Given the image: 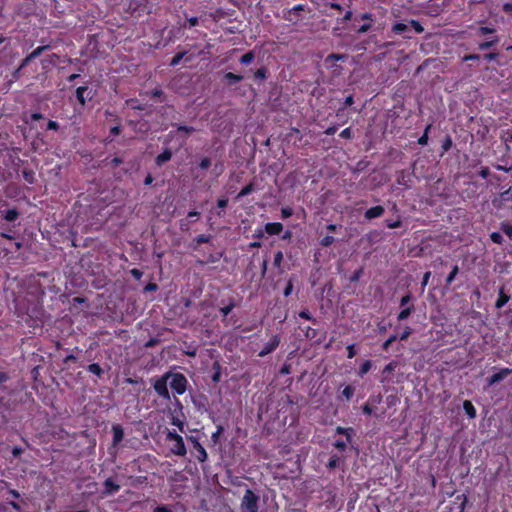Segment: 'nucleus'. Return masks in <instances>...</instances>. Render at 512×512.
Wrapping results in <instances>:
<instances>
[{
  "mask_svg": "<svg viewBox=\"0 0 512 512\" xmlns=\"http://www.w3.org/2000/svg\"><path fill=\"white\" fill-rule=\"evenodd\" d=\"M112 433H113L112 446L116 448L119 446V444L123 440L124 430L121 425L114 424L112 426Z\"/></svg>",
  "mask_w": 512,
  "mask_h": 512,
  "instance_id": "f8f14e48",
  "label": "nucleus"
},
{
  "mask_svg": "<svg viewBox=\"0 0 512 512\" xmlns=\"http://www.w3.org/2000/svg\"><path fill=\"white\" fill-rule=\"evenodd\" d=\"M463 409H464V411H465L466 415H467L469 418L473 419V418H475V417H476V415H477V413H476V409H475V407H474V405L472 404V402H471V401H469V400H465V401L463 402Z\"/></svg>",
  "mask_w": 512,
  "mask_h": 512,
  "instance_id": "b1692460",
  "label": "nucleus"
},
{
  "mask_svg": "<svg viewBox=\"0 0 512 512\" xmlns=\"http://www.w3.org/2000/svg\"><path fill=\"white\" fill-rule=\"evenodd\" d=\"M415 310V307L413 304H411L409 307L402 308V310L397 315V320L404 321L406 320Z\"/></svg>",
  "mask_w": 512,
  "mask_h": 512,
  "instance_id": "393cba45",
  "label": "nucleus"
},
{
  "mask_svg": "<svg viewBox=\"0 0 512 512\" xmlns=\"http://www.w3.org/2000/svg\"><path fill=\"white\" fill-rule=\"evenodd\" d=\"M266 77H267V68H265V67H260L254 73V78L256 80L261 81V80L266 79Z\"/></svg>",
  "mask_w": 512,
  "mask_h": 512,
  "instance_id": "09e8293b",
  "label": "nucleus"
},
{
  "mask_svg": "<svg viewBox=\"0 0 512 512\" xmlns=\"http://www.w3.org/2000/svg\"><path fill=\"white\" fill-rule=\"evenodd\" d=\"M340 463V457L336 454L332 455L327 463V468L332 470L339 466Z\"/></svg>",
  "mask_w": 512,
  "mask_h": 512,
  "instance_id": "79ce46f5",
  "label": "nucleus"
},
{
  "mask_svg": "<svg viewBox=\"0 0 512 512\" xmlns=\"http://www.w3.org/2000/svg\"><path fill=\"white\" fill-rule=\"evenodd\" d=\"M224 432V427L222 425H217L216 431L211 435V441L213 444H218L220 441V436Z\"/></svg>",
  "mask_w": 512,
  "mask_h": 512,
  "instance_id": "e433bc0d",
  "label": "nucleus"
},
{
  "mask_svg": "<svg viewBox=\"0 0 512 512\" xmlns=\"http://www.w3.org/2000/svg\"><path fill=\"white\" fill-rule=\"evenodd\" d=\"M335 242V239L331 235H326L320 240V244L323 247H329Z\"/></svg>",
  "mask_w": 512,
  "mask_h": 512,
  "instance_id": "6e6d98bb",
  "label": "nucleus"
},
{
  "mask_svg": "<svg viewBox=\"0 0 512 512\" xmlns=\"http://www.w3.org/2000/svg\"><path fill=\"white\" fill-rule=\"evenodd\" d=\"M500 229L510 238V240H512V225L510 223L502 222L500 224Z\"/></svg>",
  "mask_w": 512,
  "mask_h": 512,
  "instance_id": "de8ad7c7",
  "label": "nucleus"
},
{
  "mask_svg": "<svg viewBox=\"0 0 512 512\" xmlns=\"http://www.w3.org/2000/svg\"><path fill=\"white\" fill-rule=\"evenodd\" d=\"M166 439L169 442H173V445L170 447V451L172 454L176 456L183 457L187 453V449L184 443V440L181 435H179L175 430L168 431Z\"/></svg>",
  "mask_w": 512,
  "mask_h": 512,
  "instance_id": "20e7f679",
  "label": "nucleus"
},
{
  "mask_svg": "<svg viewBox=\"0 0 512 512\" xmlns=\"http://www.w3.org/2000/svg\"><path fill=\"white\" fill-rule=\"evenodd\" d=\"M336 433L337 434H340V435H345L346 436V440L348 443H351L352 441V437L354 435V430L353 428L351 427H341V426H338L336 428Z\"/></svg>",
  "mask_w": 512,
  "mask_h": 512,
  "instance_id": "5701e85b",
  "label": "nucleus"
},
{
  "mask_svg": "<svg viewBox=\"0 0 512 512\" xmlns=\"http://www.w3.org/2000/svg\"><path fill=\"white\" fill-rule=\"evenodd\" d=\"M170 387L173 390V392L177 395H183L188 386V380L182 373H172L170 376Z\"/></svg>",
  "mask_w": 512,
  "mask_h": 512,
  "instance_id": "39448f33",
  "label": "nucleus"
},
{
  "mask_svg": "<svg viewBox=\"0 0 512 512\" xmlns=\"http://www.w3.org/2000/svg\"><path fill=\"white\" fill-rule=\"evenodd\" d=\"M228 205V199L227 198H219L217 200V216L218 217H223L225 215V212H224V209L227 207Z\"/></svg>",
  "mask_w": 512,
  "mask_h": 512,
  "instance_id": "7c9ffc66",
  "label": "nucleus"
},
{
  "mask_svg": "<svg viewBox=\"0 0 512 512\" xmlns=\"http://www.w3.org/2000/svg\"><path fill=\"white\" fill-rule=\"evenodd\" d=\"M183 59L186 62H190V61H192L193 56L192 55L187 56V52L186 51L178 52L171 59L170 66H172V67L177 66Z\"/></svg>",
  "mask_w": 512,
  "mask_h": 512,
  "instance_id": "f3484780",
  "label": "nucleus"
},
{
  "mask_svg": "<svg viewBox=\"0 0 512 512\" xmlns=\"http://www.w3.org/2000/svg\"><path fill=\"white\" fill-rule=\"evenodd\" d=\"M283 231V224L280 222H270L265 224V232L268 235H279Z\"/></svg>",
  "mask_w": 512,
  "mask_h": 512,
  "instance_id": "dca6fc26",
  "label": "nucleus"
},
{
  "mask_svg": "<svg viewBox=\"0 0 512 512\" xmlns=\"http://www.w3.org/2000/svg\"><path fill=\"white\" fill-rule=\"evenodd\" d=\"M298 315H299L300 318L308 320V321H311L313 324H317L318 323L317 319L314 318L312 316V314L307 309L301 310L298 313Z\"/></svg>",
  "mask_w": 512,
  "mask_h": 512,
  "instance_id": "ea45409f",
  "label": "nucleus"
},
{
  "mask_svg": "<svg viewBox=\"0 0 512 512\" xmlns=\"http://www.w3.org/2000/svg\"><path fill=\"white\" fill-rule=\"evenodd\" d=\"M432 128V123H429L425 129H424V132L423 134L419 137L418 139V144L421 145V146H425L428 144V140H429V132Z\"/></svg>",
  "mask_w": 512,
  "mask_h": 512,
  "instance_id": "cd10ccee",
  "label": "nucleus"
},
{
  "mask_svg": "<svg viewBox=\"0 0 512 512\" xmlns=\"http://www.w3.org/2000/svg\"><path fill=\"white\" fill-rule=\"evenodd\" d=\"M224 78L227 80V82L230 85H233V84L240 82L243 79V76L239 75V74H235L233 72H227V73H225Z\"/></svg>",
  "mask_w": 512,
  "mask_h": 512,
  "instance_id": "c756f323",
  "label": "nucleus"
},
{
  "mask_svg": "<svg viewBox=\"0 0 512 512\" xmlns=\"http://www.w3.org/2000/svg\"><path fill=\"white\" fill-rule=\"evenodd\" d=\"M172 127H175L176 129L169 131L166 135L164 140L165 144L176 139L179 143V147H182L186 144L188 137L195 132V128L193 126L172 124Z\"/></svg>",
  "mask_w": 512,
  "mask_h": 512,
  "instance_id": "f03ea898",
  "label": "nucleus"
},
{
  "mask_svg": "<svg viewBox=\"0 0 512 512\" xmlns=\"http://www.w3.org/2000/svg\"><path fill=\"white\" fill-rule=\"evenodd\" d=\"M490 239L493 243L501 245L504 241L502 235L499 232H492L490 234Z\"/></svg>",
  "mask_w": 512,
  "mask_h": 512,
  "instance_id": "4d7b16f0",
  "label": "nucleus"
},
{
  "mask_svg": "<svg viewBox=\"0 0 512 512\" xmlns=\"http://www.w3.org/2000/svg\"><path fill=\"white\" fill-rule=\"evenodd\" d=\"M130 274L131 276L135 279V280H140L143 276V272L137 268H133L130 270Z\"/></svg>",
  "mask_w": 512,
  "mask_h": 512,
  "instance_id": "69168bd1",
  "label": "nucleus"
},
{
  "mask_svg": "<svg viewBox=\"0 0 512 512\" xmlns=\"http://www.w3.org/2000/svg\"><path fill=\"white\" fill-rule=\"evenodd\" d=\"M255 190V186H254V183L253 182H250L249 184H247L246 186H244L240 192L237 194L236 196V199H241L242 197H245L247 195H249L250 193H252L253 191Z\"/></svg>",
  "mask_w": 512,
  "mask_h": 512,
  "instance_id": "c85d7f7f",
  "label": "nucleus"
},
{
  "mask_svg": "<svg viewBox=\"0 0 512 512\" xmlns=\"http://www.w3.org/2000/svg\"><path fill=\"white\" fill-rule=\"evenodd\" d=\"M385 225L390 228V229H395V228H399L401 227L402 225V220H401V217L398 216L395 220H392V219H386L385 220Z\"/></svg>",
  "mask_w": 512,
  "mask_h": 512,
  "instance_id": "4c0bfd02",
  "label": "nucleus"
},
{
  "mask_svg": "<svg viewBox=\"0 0 512 512\" xmlns=\"http://www.w3.org/2000/svg\"><path fill=\"white\" fill-rule=\"evenodd\" d=\"M293 215V209L291 207H283L281 209V217L287 219Z\"/></svg>",
  "mask_w": 512,
  "mask_h": 512,
  "instance_id": "e2e57ef3",
  "label": "nucleus"
},
{
  "mask_svg": "<svg viewBox=\"0 0 512 512\" xmlns=\"http://www.w3.org/2000/svg\"><path fill=\"white\" fill-rule=\"evenodd\" d=\"M87 371L96 375L97 377H101L104 373L103 369L101 368V366L98 364V363H92V364H89L88 367H87Z\"/></svg>",
  "mask_w": 512,
  "mask_h": 512,
  "instance_id": "473e14b6",
  "label": "nucleus"
},
{
  "mask_svg": "<svg viewBox=\"0 0 512 512\" xmlns=\"http://www.w3.org/2000/svg\"><path fill=\"white\" fill-rule=\"evenodd\" d=\"M282 262H283V253H282V251H277L274 254L273 265L276 268H281Z\"/></svg>",
  "mask_w": 512,
  "mask_h": 512,
  "instance_id": "864d4df0",
  "label": "nucleus"
},
{
  "mask_svg": "<svg viewBox=\"0 0 512 512\" xmlns=\"http://www.w3.org/2000/svg\"><path fill=\"white\" fill-rule=\"evenodd\" d=\"M173 153L170 148H165L160 154H158L155 158V164L158 167H162L166 162L172 159Z\"/></svg>",
  "mask_w": 512,
  "mask_h": 512,
  "instance_id": "4468645a",
  "label": "nucleus"
},
{
  "mask_svg": "<svg viewBox=\"0 0 512 512\" xmlns=\"http://www.w3.org/2000/svg\"><path fill=\"white\" fill-rule=\"evenodd\" d=\"M210 240H211V236L210 235H205V234H200V235H198L197 237L194 238V242L197 245L208 243V242H210Z\"/></svg>",
  "mask_w": 512,
  "mask_h": 512,
  "instance_id": "3c124183",
  "label": "nucleus"
},
{
  "mask_svg": "<svg viewBox=\"0 0 512 512\" xmlns=\"http://www.w3.org/2000/svg\"><path fill=\"white\" fill-rule=\"evenodd\" d=\"M397 366V363L395 361H391L390 363H388L384 368H383V371L382 373L383 374H389V373H392L395 368Z\"/></svg>",
  "mask_w": 512,
  "mask_h": 512,
  "instance_id": "680f3d73",
  "label": "nucleus"
},
{
  "mask_svg": "<svg viewBox=\"0 0 512 512\" xmlns=\"http://www.w3.org/2000/svg\"><path fill=\"white\" fill-rule=\"evenodd\" d=\"M211 166V159L209 157H203L199 162V168L207 170Z\"/></svg>",
  "mask_w": 512,
  "mask_h": 512,
  "instance_id": "bf43d9fd",
  "label": "nucleus"
},
{
  "mask_svg": "<svg viewBox=\"0 0 512 512\" xmlns=\"http://www.w3.org/2000/svg\"><path fill=\"white\" fill-rule=\"evenodd\" d=\"M412 333L413 329L409 326H406L403 332L400 335H398V339L401 341H405L411 336Z\"/></svg>",
  "mask_w": 512,
  "mask_h": 512,
  "instance_id": "5fc2aeb1",
  "label": "nucleus"
},
{
  "mask_svg": "<svg viewBox=\"0 0 512 512\" xmlns=\"http://www.w3.org/2000/svg\"><path fill=\"white\" fill-rule=\"evenodd\" d=\"M255 57L256 55L254 51H248L240 58V63L243 65H248L254 61Z\"/></svg>",
  "mask_w": 512,
  "mask_h": 512,
  "instance_id": "f704fd0d",
  "label": "nucleus"
},
{
  "mask_svg": "<svg viewBox=\"0 0 512 512\" xmlns=\"http://www.w3.org/2000/svg\"><path fill=\"white\" fill-rule=\"evenodd\" d=\"M105 116L112 121L121 122V118L113 111L105 110Z\"/></svg>",
  "mask_w": 512,
  "mask_h": 512,
  "instance_id": "052dcab7",
  "label": "nucleus"
},
{
  "mask_svg": "<svg viewBox=\"0 0 512 512\" xmlns=\"http://www.w3.org/2000/svg\"><path fill=\"white\" fill-rule=\"evenodd\" d=\"M103 486L104 493L107 495H113L120 490V485L117 484L111 477L104 481Z\"/></svg>",
  "mask_w": 512,
  "mask_h": 512,
  "instance_id": "2eb2a0df",
  "label": "nucleus"
},
{
  "mask_svg": "<svg viewBox=\"0 0 512 512\" xmlns=\"http://www.w3.org/2000/svg\"><path fill=\"white\" fill-rule=\"evenodd\" d=\"M260 497L252 489L247 488L241 499L240 509L242 512H258Z\"/></svg>",
  "mask_w": 512,
  "mask_h": 512,
  "instance_id": "7ed1b4c3",
  "label": "nucleus"
},
{
  "mask_svg": "<svg viewBox=\"0 0 512 512\" xmlns=\"http://www.w3.org/2000/svg\"><path fill=\"white\" fill-rule=\"evenodd\" d=\"M512 373V369L510 368H501L498 372L492 374L487 378V383L489 386H492L503 379H505L508 375Z\"/></svg>",
  "mask_w": 512,
  "mask_h": 512,
  "instance_id": "9b49d317",
  "label": "nucleus"
},
{
  "mask_svg": "<svg viewBox=\"0 0 512 512\" xmlns=\"http://www.w3.org/2000/svg\"><path fill=\"white\" fill-rule=\"evenodd\" d=\"M34 60V57L32 56V54H28L20 63L19 67L20 69H23L25 68L31 61Z\"/></svg>",
  "mask_w": 512,
  "mask_h": 512,
  "instance_id": "338daca9",
  "label": "nucleus"
},
{
  "mask_svg": "<svg viewBox=\"0 0 512 512\" xmlns=\"http://www.w3.org/2000/svg\"><path fill=\"white\" fill-rule=\"evenodd\" d=\"M52 48V46L50 44H47V45H42V46H38L36 49H34L31 54L32 56L34 57V59H36L37 57H39L43 52L47 51V50H50Z\"/></svg>",
  "mask_w": 512,
  "mask_h": 512,
  "instance_id": "a19ab883",
  "label": "nucleus"
},
{
  "mask_svg": "<svg viewBox=\"0 0 512 512\" xmlns=\"http://www.w3.org/2000/svg\"><path fill=\"white\" fill-rule=\"evenodd\" d=\"M510 300V296L507 295L503 288L500 289L499 293H498V298L496 300V303H495V307L497 309H500L502 308L505 304L508 303V301Z\"/></svg>",
  "mask_w": 512,
  "mask_h": 512,
  "instance_id": "4be33fe9",
  "label": "nucleus"
},
{
  "mask_svg": "<svg viewBox=\"0 0 512 512\" xmlns=\"http://www.w3.org/2000/svg\"><path fill=\"white\" fill-rule=\"evenodd\" d=\"M453 141L450 135H446L442 142V154L448 152L452 147Z\"/></svg>",
  "mask_w": 512,
  "mask_h": 512,
  "instance_id": "37998d69",
  "label": "nucleus"
},
{
  "mask_svg": "<svg viewBox=\"0 0 512 512\" xmlns=\"http://www.w3.org/2000/svg\"><path fill=\"white\" fill-rule=\"evenodd\" d=\"M153 512H172V509L167 505H160L155 507Z\"/></svg>",
  "mask_w": 512,
  "mask_h": 512,
  "instance_id": "774afa93",
  "label": "nucleus"
},
{
  "mask_svg": "<svg viewBox=\"0 0 512 512\" xmlns=\"http://www.w3.org/2000/svg\"><path fill=\"white\" fill-rule=\"evenodd\" d=\"M171 376V371L164 373L161 377L155 380L153 384L154 391L163 399L169 400L170 393L168 390V381Z\"/></svg>",
  "mask_w": 512,
  "mask_h": 512,
  "instance_id": "423d86ee",
  "label": "nucleus"
},
{
  "mask_svg": "<svg viewBox=\"0 0 512 512\" xmlns=\"http://www.w3.org/2000/svg\"><path fill=\"white\" fill-rule=\"evenodd\" d=\"M21 173H22V177L25 180V182H27L28 184L35 183L36 178H35V172L33 169L25 167L22 169Z\"/></svg>",
  "mask_w": 512,
  "mask_h": 512,
  "instance_id": "412c9836",
  "label": "nucleus"
},
{
  "mask_svg": "<svg viewBox=\"0 0 512 512\" xmlns=\"http://www.w3.org/2000/svg\"><path fill=\"white\" fill-rule=\"evenodd\" d=\"M347 58L348 55L346 54L331 53L325 58L324 64L326 68L334 69V71H336L338 68H340V66L337 65V62L345 61Z\"/></svg>",
  "mask_w": 512,
  "mask_h": 512,
  "instance_id": "6e6552de",
  "label": "nucleus"
},
{
  "mask_svg": "<svg viewBox=\"0 0 512 512\" xmlns=\"http://www.w3.org/2000/svg\"><path fill=\"white\" fill-rule=\"evenodd\" d=\"M197 454L195 455V457L197 458V460L200 462V463H204L207 461L208 459V454H207V451L206 449L203 447V445L201 443H197V445L195 446V449H194Z\"/></svg>",
  "mask_w": 512,
  "mask_h": 512,
  "instance_id": "6ab92c4d",
  "label": "nucleus"
},
{
  "mask_svg": "<svg viewBox=\"0 0 512 512\" xmlns=\"http://www.w3.org/2000/svg\"><path fill=\"white\" fill-rule=\"evenodd\" d=\"M496 32V29L493 26H481L478 29V35L484 36L488 34H494Z\"/></svg>",
  "mask_w": 512,
  "mask_h": 512,
  "instance_id": "49530a36",
  "label": "nucleus"
},
{
  "mask_svg": "<svg viewBox=\"0 0 512 512\" xmlns=\"http://www.w3.org/2000/svg\"><path fill=\"white\" fill-rule=\"evenodd\" d=\"M398 339V335L392 334L389 338L382 344V349L387 351L389 347Z\"/></svg>",
  "mask_w": 512,
  "mask_h": 512,
  "instance_id": "603ef678",
  "label": "nucleus"
},
{
  "mask_svg": "<svg viewBox=\"0 0 512 512\" xmlns=\"http://www.w3.org/2000/svg\"><path fill=\"white\" fill-rule=\"evenodd\" d=\"M375 25V16L370 12L360 13L354 16L353 22L345 26L344 29L355 32L358 35L366 34L371 30H382L384 29L383 24Z\"/></svg>",
  "mask_w": 512,
  "mask_h": 512,
  "instance_id": "f257e3e1",
  "label": "nucleus"
},
{
  "mask_svg": "<svg viewBox=\"0 0 512 512\" xmlns=\"http://www.w3.org/2000/svg\"><path fill=\"white\" fill-rule=\"evenodd\" d=\"M301 330L304 332L305 337L309 340L315 339L318 335V330L309 326L303 328L301 327Z\"/></svg>",
  "mask_w": 512,
  "mask_h": 512,
  "instance_id": "72a5a7b5",
  "label": "nucleus"
},
{
  "mask_svg": "<svg viewBox=\"0 0 512 512\" xmlns=\"http://www.w3.org/2000/svg\"><path fill=\"white\" fill-rule=\"evenodd\" d=\"M305 10V5L304 4H297L295 5L292 9H290L288 11V15L285 17L286 20L290 21V22H294L296 23L298 21V18H294L292 17V14H298L299 12L301 11H304Z\"/></svg>",
  "mask_w": 512,
  "mask_h": 512,
  "instance_id": "aec40b11",
  "label": "nucleus"
},
{
  "mask_svg": "<svg viewBox=\"0 0 512 512\" xmlns=\"http://www.w3.org/2000/svg\"><path fill=\"white\" fill-rule=\"evenodd\" d=\"M234 307H235V302L233 299H230L229 304L224 307H221L219 311L223 317H226L231 313V311L234 309Z\"/></svg>",
  "mask_w": 512,
  "mask_h": 512,
  "instance_id": "58836bf2",
  "label": "nucleus"
},
{
  "mask_svg": "<svg viewBox=\"0 0 512 512\" xmlns=\"http://www.w3.org/2000/svg\"><path fill=\"white\" fill-rule=\"evenodd\" d=\"M354 16L353 15V12L351 10H347L344 14V16L341 18V19H337V23L340 24H344L343 25V28L347 25H349L351 22H353V19H354Z\"/></svg>",
  "mask_w": 512,
  "mask_h": 512,
  "instance_id": "2f4dec72",
  "label": "nucleus"
},
{
  "mask_svg": "<svg viewBox=\"0 0 512 512\" xmlns=\"http://www.w3.org/2000/svg\"><path fill=\"white\" fill-rule=\"evenodd\" d=\"M333 446L339 451H345L347 448V441L337 439L334 441Z\"/></svg>",
  "mask_w": 512,
  "mask_h": 512,
  "instance_id": "13d9d810",
  "label": "nucleus"
},
{
  "mask_svg": "<svg viewBox=\"0 0 512 512\" xmlns=\"http://www.w3.org/2000/svg\"><path fill=\"white\" fill-rule=\"evenodd\" d=\"M391 32L395 35H401L404 38L410 39L411 36L408 35L410 32V25L404 22H396L391 27Z\"/></svg>",
  "mask_w": 512,
  "mask_h": 512,
  "instance_id": "9d476101",
  "label": "nucleus"
},
{
  "mask_svg": "<svg viewBox=\"0 0 512 512\" xmlns=\"http://www.w3.org/2000/svg\"><path fill=\"white\" fill-rule=\"evenodd\" d=\"M1 216L4 220L8 222H14L19 217V211L16 208L8 209L6 211H1Z\"/></svg>",
  "mask_w": 512,
  "mask_h": 512,
  "instance_id": "a211bd4d",
  "label": "nucleus"
},
{
  "mask_svg": "<svg viewBox=\"0 0 512 512\" xmlns=\"http://www.w3.org/2000/svg\"><path fill=\"white\" fill-rule=\"evenodd\" d=\"M372 367V362L371 360H365L361 366L359 367V370H358V375L360 377H363L365 374H367L369 372V370L371 369Z\"/></svg>",
  "mask_w": 512,
  "mask_h": 512,
  "instance_id": "c9c22d12",
  "label": "nucleus"
},
{
  "mask_svg": "<svg viewBox=\"0 0 512 512\" xmlns=\"http://www.w3.org/2000/svg\"><path fill=\"white\" fill-rule=\"evenodd\" d=\"M498 42H499V38L498 37H493L490 40L483 41V42L479 43L478 44V49L480 51L488 50V49L496 46L498 44Z\"/></svg>",
  "mask_w": 512,
  "mask_h": 512,
  "instance_id": "a878e982",
  "label": "nucleus"
},
{
  "mask_svg": "<svg viewBox=\"0 0 512 512\" xmlns=\"http://www.w3.org/2000/svg\"><path fill=\"white\" fill-rule=\"evenodd\" d=\"M384 212H385L384 207L381 205H377V206L367 209L364 213V217L367 220H372V219L381 217L384 214Z\"/></svg>",
  "mask_w": 512,
  "mask_h": 512,
  "instance_id": "ddd939ff",
  "label": "nucleus"
},
{
  "mask_svg": "<svg viewBox=\"0 0 512 512\" xmlns=\"http://www.w3.org/2000/svg\"><path fill=\"white\" fill-rule=\"evenodd\" d=\"M280 336L274 335L265 345L264 347L259 351L258 356L259 357H265L266 355L274 352L279 344H280Z\"/></svg>",
  "mask_w": 512,
  "mask_h": 512,
  "instance_id": "0eeeda50",
  "label": "nucleus"
},
{
  "mask_svg": "<svg viewBox=\"0 0 512 512\" xmlns=\"http://www.w3.org/2000/svg\"><path fill=\"white\" fill-rule=\"evenodd\" d=\"M458 273H459V267H458V265H454L452 267V270L450 271V273L448 274V276L446 278V285L452 284V282L454 281V279Z\"/></svg>",
  "mask_w": 512,
  "mask_h": 512,
  "instance_id": "a18cd8bd",
  "label": "nucleus"
},
{
  "mask_svg": "<svg viewBox=\"0 0 512 512\" xmlns=\"http://www.w3.org/2000/svg\"><path fill=\"white\" fill-rule=\"evenodd\" d=\"M409 25H410V29L413 28L416 33L420 34V33H422L424 31V27L417 20L411 19L409 21Z\"/></svg>",
  "mask_w": 512,
  "mask_h": 512,
  "instance_id": "8fccbe9b",
  "label": "nucleus"
},
{
  "mask_svg": "<svg viewBox=\"0 0 512 512\" xmlns=\"http://www.w3.org/2000/svg\"><path fill=\"white\" fill-rule=\"evenodd\" d=\"M412 295L410 292H407L404 296L401 297L399 305L401 308L409 307L411 305Z\"/></svg>",
  "mask_w": 512,
  "mask_h": 512,
  "instance_id": "c03bdc74",
  "label": "nucleus"
},
{
  "mask_svg": "<svg viewBox=\"0 0 512 512\" xmlns=\"http://www.w3.org/2000/svg\"><path fill=\"white\" fill-rule=\"evenodd\" d=\"M75 94H76V99H77V101L79 102V104L81 106H85L86 105V101L87 100H91L93 98V96H94V94L88 88L87 85L79 86L76 89Z\"/></svg>",
  "mask_w": 512,
  "mask_h": 512,
  "instance_id": "1a4fd4ad",
  "label": "nucleus"
},
{
  "mask_svg": "<svg viewBox=\"0 0 512 512\" xmlns=\"http://www.w3.org/2000/svg\"><path fill=\"white\" fill-rule=\"evenodd\" d=\"M355 388L352 385H347L341 391L339 398H344L346 401H350L354 395Z\"/></svg>",
  "mask_w": 512,
  "mask_h": 512,
  "instance_id": "bb28decb",
  "label": "nucleus"
},
{
  "mask_svg": "<svg viewBox=\"0 0 512 512\" xmlns=\"http://www.w3.org/2000/svg\"><path fill=\"white\" fill-rule=\"evenodd\" d=\"M293 281L290 279L288 280L287 284H286V287L283 291V294L285 297H288L291 295L292 291H293Z\"/></svg>",
  "mask_w": 512,
  "mask_h": 512,
  "instance_id": "0e129e2a",
  "label": "nucleus"
}]
</instances>
